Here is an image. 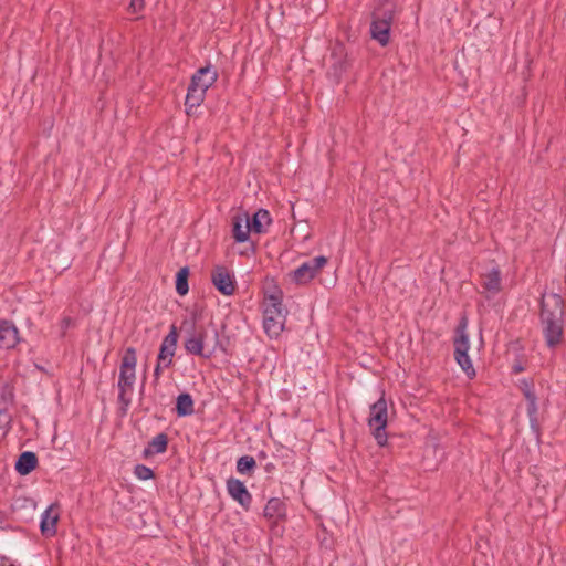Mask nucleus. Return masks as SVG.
<instances>
[{"label": "nucleus", "instance_id": "nucleus-1", "mask_svg": "<svg viewBox=\"0 0 566 566\" xmlns=\"http://www.w3.org/2000/svg\"><path fill=\"white\" fill-rule=\"evenodd\" d=\"M565 304L559 294L544 293L541 300L539 322L545 344L554 349L564 339Z\"/></svg>", "mask_w": 566, "mask_h": 566}, {"label": "nucleus", "instance_id": "nucleus-2", "mask_svg": "<svg viewBox=\"0 0 566 566\" xmlns=\"http://www.w3.org/2000/svg\"><path fill=\"white\" fill-rule=\"evenodd\" d=\"M217 80L218 71L211 64L200 67L193 73L185 99V106L188 113L203 102L208 88L211 87Z\"/></svg>", "mask_w": 566, "mask_h": 566}, {"label": "nucleus", "instance_id": "nucleus-3", "mask_svg": "<svg viewBox=\"0 0 566 566\" xmlns=\"http://www.w3.org/2000/svg\"><path fill=\"white\" fill-rule=\"evenodd\" d=\"M136 350L133 347L125 349L124 355L120 359L119 377H118V400L122 405L127 407L132 399L134 384L136 380Z\"/></svg>", "mask_w": 566, "mask_h": 566}, {"label": "nucleus", "instance_id": "nucleus-4", "mask_svg": "<svg viewBox=\"0 0 566 566\" xmlns=\"http://www.w3.org/2000/svg\"><path fill=\"white\" fill-rule=\"evenodd\" d=\"M285 312L282 300L277 295H270L263 304V327L270 337H277L284 329Z\"/></svg>", "mask_w": 566, "mask_h": 566}, {"label": "nucleus", "instance_id": "nucleus-5", "mask_svg": "<svg viewBox=\"0 0 566 566\" xmlns=\"http://www.w3.org/2000/svg\"><path fill=\"white\" fill-rule=\"evenodd\" d=\"M367 423L377 444L385 447L388 439L386 432L388 424V402L385 399V392L370 406Z\"/></svg>", "mask_w": 566, "mask_h": 566}, {"label": "nucleus", "instance_id": "nucleus-6", "mask_svg": "<svg viewBox=\"0 0 566 566\" xmlns=\"http://www.w3.org/2000/svg\"><path fill=\"white\" fill-rule=\"evenodd\" d=\"M467 326L468 321L465 317H463L455 329V336L453 339L454 359L461 367V369L465 373V375L470 379H472L473 377H475L476 373L473 367L472 360L468 355V352L470 349V340L469 334L467 332Z\"/></svg>", "mask_w": 566, "mask_h": 566}, {"label": "nucleus", "instance_id": "nucleus-7", "mask_svg": "<svg viewBox=\"0 0 566 566\" xmlns=\"http://www.w3.org/2000/svg\"><path fill=\"white\" fill-rule=\"evenodd\" d=\"M207 338V331L200 327L193 329L185 339L184 346L188 354L196 355L206 359L211 358L216 353L217 344L219 343L218 332L214 333L216 344L212 347L205 346Z\"/></svg>", "mask_w": 566, "mask_h": 566}, {"label": "nucleus", "instance_id": "nucleus-8", "mask_svg": "<svg viewBox=\"0 0 566 566\" xmlns=\"http://www.w3.org/2000/svg\"><path fill=\"white\" fill-rule=\"evenodd\" d=\"M327 258L324 255L315 256L304 263H302L298 268L291 271L289 276L293 283L296 285H306L308 284L316 275L322 271V269L327 264Z\"/></svg>", "mask_w": 566, "mask_h": 566}, {"label": "nucleus", "instance_id": "nucleus-9", "mask_svg": "<svg viewBox=\"0 0 566 566\" xmlns=\"http://www.w3.org/2000/svg\"><path fill=\"white\" fill-rule=\"evenodd\" d=\"M211 282L214 287L223 295L234 294L237 283L233 273L224 265H216L211 271Z\"/></svg>", "mask_w": 566, "mask_h": 566}, {"label": "nucleus", "instance_id": "nucleus-10", "mask_svg": "<svg viewBox=\"0 0 566 566\" xmlns=\"http://www.w3.org/2000/svg\"><path fill=\"white\" fill-rule=\"evenodd\" d=\"M178 342V332L175 325H171L169 333L164 337L157 361L163 363L165 368L172 365V358L175 356L176 347Z\"/></svg>", "mask_w": 566, "mask_h": 566}, {"label": "nucleus", "instance_id": "nucleus-11", "mask_svg": "<svg viewBox=\"0 0 566 566\" xmlns=\"http://www.w3.org/2000/svg\"><path fill=\"white\" fill-rule=\"evenodd\" d=\"M228 494L237 501L245 511H248L252 503V495L248 491L242 481L235 478H229L226 482Z\"/></svg>", "mask_w": 566, "mask_h": 566}, {"label": "nucleus", "instance_id": "nucleus-12", "mask_svg": "<svg viewBox=\"0 0 566 566\" xmlns=\"http://www.w3.org/2000/svg\"><path fill=\"white\" fill-rule=\"evenodd\" d=\"M56 507L50 505L41 515L40 531L45 537H52L56 534V524L59 521Z\"/></svg>", "mask_w": 566, "mask_h": 566}, {"label": "nucleus", "instance_id": "nucleus-13", "mask_svg": "<svg viewBox=\"0 0 566 566\" xmlns=\"http://www.w3.org/2000/svg\"><path fill=\"white\" fill-rule=\"evenodd\" d=\"M482 287L488 292L489 296H494L502 290V276L497 266L492 268L482 274Z\"/></svg>", "mask_w": 566, "mask_h": 566}, {"label": "nucleus", "instance_id": "nucleus-14", "mask_svg": "<svg viewBox=\"0 0 566 566\" xmlns=\"http://www.w3.org/2000/svg\"><path fill=\"white\" fill-rule=\"evenodd\" d=\"M18 328L7 319H0V348H13L18 342Z\"/></svg>", "mask_w": 566, "mask_h": 566}, {"label": "nucleus", "instance_id": "nucleus-15", "mask_svg": "<svg viewBox=\"0 0 566 566\" xmlns=\"http://www.w3.org/2000/svg\"><path fill=\"white\" fill-rule=\"evenodd\" d=\"M396 12L397 4L395 0H381L374 9L371 18L392 25Z\"/></svg>", "mask_w": 566, "mask_h": 566}, {"label": "nucleus", "instance_id": "nucleus-16", "mask_svg": "<svg viewBox=\"0 0 566 566\" xmlns=\"http://www.w3.org/2000/svg\"><path fill=\"white\" fill-rule=\"evenodd\" d=\"M233 238L237 242L242 243L248 241L250 233L252 232L250 228V217L245 212L241 216H235L233 218Z\"/></svg>", "mask_w": 566, "mask_h": 566}, {"label": "nucleus", "instance_id": "nucleus-17", "mask_svg": "<svg viewBox=\"0 0 566 566\" xmlns=\"http://www.w3.org/2000/svg\"><path fill=\"white\" fill-rule=\"evenodd\" d=\"M391 25L387 22L371 18L370 36L377 41L381 46H386L390 41Z\"/></svg>", "mask_w": 566, "mask_h": 566}, {"label": "nucleus", "instance_id": "nucleus-18", "mask_svg": "<svg viewBox=\"0 0 566 566\" xmlns=\"http://www.w3.org/2000/svg\"><path fill=\"white\" fill-rule=\"evenodd\" d=\"M263 515L265 518L275 522L283 520L286 516V505L281 499L271 497L265 504Z\"/></svg>", "mask_w": 566, "mask_h": 566}, {"label": "nucleus", "instance_id": "nucleus-19", "mask_svg": "<svg viewBox=\"0 0 566 566\" xmlns=\"http://www.w3.org/2000/svg\"><path fill=\"white\" fill-rule=\"evenodd\" d=\"M272 223V218L266 209H259L250 219V228L253 233H266Z\"/></svg>", "mask_w": 566, "mask_h": 566}, {"label": "nucleus", "instance_id": "nucleus-20", "mask_svg": "<svg viewBox=\"0 0 566 566\" xmlns=\"http://www.w3.org/2000/svg\"><path fill=\"white\" fill-rule=\"evenodd\" d=\"M38 465V457L32 451L22 452L17 462L15 470L21 475H27L31 473Z\"/></svg>", "mask_w": 566, "mask_h": 566}, {"label": "nucleus", "instance_id": "nucleus-21", "mask_svg": "<svg viewBox=\"0 0 566 566\" xmlns=\"http://www.w3.org/2000/svg\"><path fill=\"white\" fill-rule=\"evenodd\" d=\"M168 447V436L164 432L155 436L144 449V457L148 458L154 454H159L166 452Z\"/></svg>", "mask_w": 566, "mask_h": 566}, {"label": "nucleus", "instance_id": "nucleus-22", "mask_svg": "<svg viewBox=\"0 0 566 566\" xmlns=\"http://www.w3.org/2000/svg\"><path fill=\"white\" fill-rule=\"evenodd\" d=\"M195 411L193 399L191 395L184 392L177 397L176 412L178 417H186L192 415Z\"/></svg>", "mask_w": 566, "mask_h": 566}, {"label": "nucleus", "instance_id": "nucleus-23", "mask_svg": "<svg viewBox=\"0 0 566 566\" xmlns=\"http://www.w3.org/2000/svg\"><path fill=\"white\" fill-rule=\"evenodd\" d=\"M526 412L530 419V424L533 431L538 432L539 431V423H538V407H537V397L536 395H530L526 394Z\"/></svg>", "mask_w": 566, "mask_h": 566}, {"label": "nucleus", "instance_id": "nucleus-24", "mask_svg": "<svg viewBox=\"0 0 566 566\" xmlns=\"http://www.w3.org/2000/svg\"><path fill=\"white\" fill-rule=\"evenodd\" d=\"M331 59L333 60L332 71L333 75L337 78L342 76V74L347 70V62L345 59L343 48L335 49L332 52Z\"/></svg>", "mask_w": 566, "mask_h": 566}, {"label": "nucleus", "instance_id": "nucleus-25", "mask_svg": "<svg viewBox=\"0 0 566 566\" xmlns=\"http://www.w3.org/2000/svg\"><path fill=\"white\" fill-rule=\"evenodd\" d=\"M189 269L187 266L181 268L176 275V292L184 296L189 291L188 285Z\"/></svg>", "mask_w": 566, "mask_h": 566}, {"label": "nucleus", "instance_id": "nucleus-26", "mask_svg": "<svg viewBox=\"0 0 566 566\" xmlns=\"http://www.w3.org/2000/svg\"><path fill=\"white\" fill-rule=\"evenodd\" d=\"M256 465V462L251 455H242L237 461V471L240 474L250 473Z\"/></svg>", "mask_w": 566, "mask_h": 566}, {"label": "nucleus", "instance_id": "nucleus-27", "mask_svg": "<svg viewBox=\"0 0 566 566\" xmlns=\"http://www.w3.org/2000/svg\"><path fill=\"white\" fill-rule=\"evenodd\" d=\"M134 474L137 479L143 481L154 478V471L145 464H136L134 468Z\"/></svg>", "mask_w": 566, "mask_h": 566}, {"label": "nucleus", "instance_id": "nucleus-28", "mask_svg": "<svg viewBox=\"0 0 566 566\" xmlns=\"http://www.w3.org/2000/svg\"><path fill=\"white\" fill-rule=\"evenodd\" d=\"M11 421V415L4 409H0V430H9Z\"/></svg>", "mask_w": 566, "mask_h": 566}, {"label": "nucleus", "instance_id": "nucleus-29", "mask_svg": "<svg viewBox=\"0 0 566 566\" xmlns=\"http://www.w3.org/2000/svg\"><path fill=\"white\" fill-rule=\"evenodd\" d=\"M145 2L144 0H132L129 3V9L133 12H140L144 9Z\"/></svg>", "mask_w": 566, "mask_h": 566}, {"label": "nucleus", "instance_id": "nucleus-30", "mask_svg": "<svg viewBox=\"0 0 566 566\" xmlns=\"http://www.w3.org/2000/svg\"><path fill=\"white\" fill-rule=\"evenodd\" d=\"M164 364L163 363H159L157 361L156 366H155V369H154V384L157 385L159 379H160V376H161V371L164 369Z\"/></svg>", "mask_w": 566, "mask_h": 566}, {"label": "nucleus", "instance_id": "nucleus-31", "mask_svg": "<svg viewBox=\"0 0 566 566\" xmlns=\"http://www.w3.org/2000/svg\"><path fill=\"white\" fill-rule=\"evenodd\" d=\"M522 392L524 395V397L526 398V394H530V395H535L533 388L527 384V382H524L523 384V387H522Z\"/></svg>", "mask_w": 566, "mask_h": 566}, {"label": "nucleus", "instance_id": "nucleus-32", "mask_svg": "<svg viewBox=\"0 0 566 566\" xmlns=\"http://www.w3.org/2000/svg\"><path fill=\"white\" fill-rule=\"evenodd\" d=\"M72 323V318L71 317H64L61 322L62 324V328L65 331L69 328V326L71 325Z\"/></svg>", "mask_w": 566, "mask_h": 566}, {"label": "nucleus", "instance_id": "nucleus-33", "mask_svg": "<svg viewBox=\"0 0 566 566\" xmlns=\"http://www.w3.org/2000/svg\"><path fill=\"white\" fill-rule=\"evenodd\" d=\"M7 528V524L4 522V520L0 516V530H6Z\"/></svg>", "mask_w": 566, "mask_h": 566}, {"label": "nucleus", "instance_id": "nucleus-34", "mask_svg": "<svg viewBox=\"0 0 566 566\" xmlns=\"http://www.w3.org/2000/svg\"><path fill=\"white\" fill-rule=\"evenodd\" d=\"M513 369H514L515 373H521V371L524 370V368L522 366H520V365L514 366Z\"/></svg>", "mask_w": 566, "mask_h": 566}, {"label": "nucleus", "instance_id": "nucleus-35", "mask_svg": "<svg viewBox=\"0 0 566 566\" xmlns=\"http://www.w3.org/2000/svg\"><path fill=\"white\" fill-rule=\"evenodd\" d=\"M259 457H260V458H265V453H264V452H261V453L259 454Z\"/></svg>", "mask_w": 566, "mask_h": 566}]
</instances>
